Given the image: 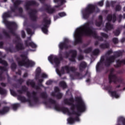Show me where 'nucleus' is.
Returning <instances> with one entry per match:
<instances>
[{
	"mask_svg": "<svg viewBox=\"0 0 125 125\" xmlns=\"http://www.w3.org/2000/svg\"><path fill=\"white\" fill-rule=\"evenodd\" d=\"M64 102L66 105H72V109L69 110L67 108L60 107L59 105H56L54 107L55 110L62 111L63 114L70 116L69 118L67 119V123L70 125L74 124L75 122H80L79 117L81 116V113L84 112V110L86 109L85 104H84L83 99L81 97L77 98L76 102L77 104L75 105L73 104L74 103L73 98H71L70 99H65Z\"/></svg>",
	"mask_w": 125,
	"mask_h": 125,
	"instance_id": "obj_1",
	"label": "nucleus"
},
{
	"mask_svg": "<svg viewBox=\"0 0 125 125\" xmlns=\"http://www.w3.org/2000/svg\"><path fill=\"white\" fill-rule=\"evenodd\" d=\"M83 35L92 36L94 38H98L94 29H91L89 27V23H86L76 29L74 37L76 43L82 42V36Z\"/></svg>",
	"mask_w": 125,
	"mask_h": 125,
	"instance_id": "obj_2",
	"label": "nucleus"
},
{
	"mask_svg": "<svg viewBox=\"0 0 125 125\" xmlns=\"http://www.w3.org/2000/svg\"><path fill=\"white\" fill-rule=\"evenodd\" d=\"M99 10L94 5L89 4L85 9L82 10V17L83 19H87L89 14L93 12H98Z\"/></svg>",
	"mask_w": 125,
	"mask_h": 125,
	"instance_id": "obj_3",
	"label": "nucleus"
},
{
	"mask_svg": "<svg viewBox=\"0 0 125 125\" xmlns=\"http://www.w3.org/2000/svg\"><path fill=\"white\" fill-rule=\"evenodd\" d=\"M22 61L19 62L18 63L20 66H25V67H33L35 65V62L29 60L26 55H21Z\"/></svg>",
	"mask_w": 125,
	"mask_h": 125,
	"instance_id": "obj_4",
	"label": "nucleus"
},
{
	"mask_svg": "<svg viewBox=\"0 0 125 125\" xmlns=\"http://www.w3.org/2000/svg\"><path fill=\"white\" fill-rule=\"evenodd\" d=\"M115 59H116L115 56H111L109 58L107 59L105 61H104V59L102 58L101 60V62H98L97 64V71H99V68L100 67V66L102 65V64H104L105 66H109V65H110L111 63H113V62L115 61Z\"/></svg>",
	"mask_w": 125,
	"mask_h": 125,
	"instance_id": "obj_5",
	"label": "nucleus"
},
{
	"mask_svg": "<svg viewBox=\"0 0 125 125\" xmlns=\"http://www.w3.org/2000/svg\"><path fill=\"white\" fill-rule=\"evenodd\" d=\"M76 70L75 67H69V66H65L62 68L61 71L58 69H56V72L59 76H61V75H64V74H70L72 72H74Z\"/></svg>",
	"mask_w": 125,
	"mask_h": 125,
	"instance_id": "obj_6",
	"label": "nucleus"
},
{
	"mask_svg": "<svg viewBox=\"0 0 125 125\" xmlns=\"http://www.w3.org/2000/svg\"><path fill=\"white\" fill-rule=\"evenodd\" d=\"M7 17H10V12L4 13L2 15L3 22L6 26H10L15 29L17 27V24L14 22H10L6 20Z\"/></svg>",
	"mask_w": 125,
	"mask_h": 125,
	"instance_id": "obj_7",
	"label": "nucleus"
},
{
	"mask_svg": "<svg viewBox=\"0 0 125 125\" xmlns=\"http://www.w3.org/2000/svg\"><path fill=\"white\" fill-rule=\"evenodd\" d=\"M27 96L28 97L27 100H26L25 97L21 96H18V100L21 101V102H28V104H29L30 106H33L34 105V103L35 102V100H32L33 98V96L31 95V93H30V92H27Z\"/></svg>",
	"mask_w": 125,
	"mask_h": 125,
	"instance_id": "obj_8",
	"label": "nucleus"
},
{
	"mask_svg": "<svg viewBox=\"0 0 125 125\" xmlns=\"http://www.w3.org/2000/svg\"><path fill=\"white\" fill-rule=\"evenodd\" d=\"M41 68L38 67L36 70L35 79H39V83H42L43 79H46L47 75L45 73H42L41 75Z\"/></svg>",
	"mask_w": 125,
	"mask_h": 125,
	"instance_id": "obj_9",
	"label": "nucleus"
},
{
	"mask_svg": "<svg viewBox=\"0 0 125 125\" xmlns=\"http://www.w3.org/2000/svg\"><path fill=\"white\" fill-rule=\"evenodd\" d=\"M48 60L51 63V64L54 65L55 68L58 67L59 64H60V61H59V59H58L57 57L55 55H51L48 57Z\"/></svg>",
	"mask_w": 125,
	"mask_h": 125,
	"instance_id": "obj_10",
	"label": "nucleus"
},
{
	"mask_svg": "<svg viewBox=\"0 0 125 125\" xmlns=\"http://www.w3.org/2000/svg\"><path fill=\"white\" fill-rule=\"evenodd\" d=\"M49 24H50V20L45 19L41 26L42 31L43 33H44V34H45L46 35H47V34L48 33L47 28H48V25Z\"/></svg>",
	"mask_w": 125,
	"mask_h": 125,
	"instance_id": "obj_11",
	"label": "nucleus"
},
{
	"mask_svg": "<svg viewBox=\"0 0 125 125\" xmlns=\"http://www.w3.org/2000/svg\"><path fill=\"white\" fill-rule=\"evenodd\" d=\"M113 71H114V69H112L111 70L110 74L109 76V83H111V82H114V83H116L117 81L118 83H122V82H123V79L117 78L116 75L113 73Z\"/></svg>",
	"mask_w": 125,
	"mask_h": 125,
	"instance_id": "obj_12",
	"label": "nucleus"
},
{
	"mask_svg": "<svg viewBox=\"0 0 125 125\" xmlns=\"http://www.w3.org/2000/svg\"><path fill=\"white\" fill-rule=\"evenodd\" d=\"M105 89H107L110 95H111V96L114 98H120L121 97V95H120V94H119L118 92L111 91V89H112V87L111 86L105 88Z\"/></svg>",
	"mask_w": 125,
	"mask_h": 125,
	"instance_id": "obj_13",
	"label": "nucleus"
},
{
	"mask_svg": "<svg viewBox=\"0 0 125 125\" xmlns=\"http://www.w3.org/2000/svg\"><path fill=\"white\" fill-rule=\"evenodd\" d=\"M68 42H69V40H68V39L65 38L64 39L63 42H61L59 44L60 50H61L63 48H68V46H67Z\"/></svg>",
	"mask_w": 125,
	"mask_h": 125,
	"instance_id": "obj_14",
	"label": "nucleus"
},
{
	"mask_svg": "<svg viewBox=\"0 0 125 125\" xmlns=\"http://www.w3.org/2000/svg\"><path fill=\"white\" fill-rule=\"evenodd\" d=\"M25 44L27 46H31V47H33V48H36V47H37V45L31 41L30 37L28 38V41L25 42Z\"/></svg>",
	"mask_w": 125,
	"mask_h": 125,
	"instance_id": "obj_15",
	"label": "nucleus"
},
{
	"mask_svg": "<svg viewBox=\"0 0 125 125\" xmlns=\"http://www.w3.org/2000/svg\"><path fill=\"white\" fill-rule=\"evenodd\" d=\"M36 13H37L36 10H30V12L29 15H30V17L33 21H35L37 20V16L36 15Z\"/></svg>",
	"mask_w": 125,
	"mask_h": 125,
	"instance_id": "obj_16",
	"label": "nucleus"
},
{
	"mask_svg": "<svg viewBox=\"0 0 125 125\" xmlns=\"http://www.w3.org/2000/svg\"><path fill=\"white\" fill-rule=\"evenodd\" d=\"M32 4H36V1L34 0L27 1L24 6L25 9L28 10L30 8V5H32Z\"/></svg>",
	"mask_w": 125,
	"mask_h": 125,
	"instance_id": "obj_17",
	"label": "nucleus"
},
{
	"mask_svg": "<svg viewBox=\"0 0 125 125\" xmlns=\"http://www.w3.org/2000/svg\"><path fill=\"white\" fill-rule=\"evenodd\" d=\"M70 55H72V56L71 58H69V60L74 62V61H75L76 56L77 55V52L75 50L72 51L70 53Z\"/></svg>",
	"mask_w": 125,
	"mask_h": 125,
	"instance_id": "obj_18",
	"label": "nucleus"
},
{
	"mask_svg": "<svg viewBox=\"0 0 125 125\" xmlns=\"http://www.w3.org/2000/svg\"><path fill=\"white\" fill-rule=\"evenodd\" d=\"M13 3H14V9L15 10L17 8V6L19 5L21 3V1L20 0H11Z\"/></svg>",
	"mask_w": 125,
	"mask_h": 125,
	"instance_id": "obj_19",
	"label": "nucleus"
},
{
	"mask_svg": "<svg viewBox=\"0 0 125 125\" xmlns=\"http://www.w3.org/2000/svg\"><path fill=\"white\" fill-rule=\"evenodd\" d=\"M16 48L18 49V50H21L22 49H24V47L21 42H19L16 45Z\"/></svg>",
	"mask_w": 125,
	"mask_h": 125,
	"instance_id": "obj_20",
	"label": "nucleus"
},
{
	"mask_svg": "<svg viewBox=\"0 0 125 125\" xmlns=\"http://www.w3.org/2000/svg\"><path fill=\"white\" fill-rule=\"evenodd\" d=\"M107 21H111L112 20L113 22H115L116 21V16L115 15L113 16L109 15L107 17Z\"/></svg>",
	"mask_w": 125,
	"mask_h": 125,
	"instance_id": "obj_21",
	"label": "nucleus"
},
{
	"mask_svg": "<svg viewBox=\"0 0 125 125\" xmlns=\"http://www.w3.org/2000/svg\"><path fill=\"white\" fill-rule=\"evenodd\" d=\"M9 111V107H4L2 110L0 111V114H5Z\"/></svg>",
	"mask_w": 125,
	"mask_h": 125,
	"instance_id": "obj_22",
	"label": "nucleus"
},
{
	"mask_svg": "<svg viewBox=\"0 0 125 125\" xmlns=\"http://www.w3.org/2000/svg\"><path fill=\"white\" fill-rule=\"evenodd\" d=\"M47 11L48 13L51 14L53 13V12L55 11V10L53 8H51L50 6H48L47 8Z\"/></svg>",
	"mask_w": 125,
	"mask_h": 125,
	"instance_id": "obj_23",
	"label": "nucleus"
},
{
	"mask_svg": "<svg viewBox=\"0 0 125 125\" xmlns=\"http://www.w3.org/2000/svg\"><path fill=\"white\" fill-rule=\"evenodd\" d=\"M85 67H86V63L85 62H82L80 65L79 69L81 70H83Z\"/></svg>",
	"mask_w": 125,
	"mask_h": 125,
	"instance_id": "obj_24",
	"label": "nucleus"
},
{
	"mask_svg": "<svg viewBox=\"0 0 125 125\" xmlns=\"http://www.w3.org/2000/svg\"><path fill=\"white\" fill-rule=\"evenodd\" d=\"M59 16L60 17H54L55 20L58 19V18H60V17H64V16H66V14L65 13V12H61V13H59Z\"/></svg>",
	"mask_w": 125,
	"mask_h": 125,
	"instance_id": "obj_25",
	"label": "nucleus"
},
{
	"mask_svg": "<svg viewBox=\"0 0 125 125\" xmlns=\"http://www.w3.org/2000/svg\"><path fill=\"white\" fill-rule=\"evenodd\" d=\"M27 85H31L33 87L35 86V83L32 80H28L26 82Z\"/></svg>",
	"mask_w": 125,
	"mask_h": 125,
	"instance_id": "obj_26",
	"label": "nucleus"
},
{
	"mask_svg": "<svg viewBox=\"0 0 125 125\" xmlns=\"http://www.w3.org/2000/svg\"><path fill=\"white\" fill-rule=\"evenodd\" d=\"M122 63H124V64H125V60H123L122 61L118 60L116 61V64H117V67H119Z\"/></svg>",
	"mask_w": 125,
	"mask_h": 125,
	"instance_id": "obj_27",
	"label": "nucleus"
},
{
	"mask_svg": "<svg viewBox=\"0 0 125 125\" xmlns=\"http://www.w3.org/2000/svg\"><path fill=\"white\" fill-rule=\"evenodd\" d=\"M7 92V91H6V90H4L0 87V94H1V95H3L4 94H6Z\"/></svg>",
	"mask_w": 125,
	"mask_h": 125,
	"instance_id": "obj_28",
	"label": "nucleus"
},
{
	"mask_svg": "<svg viewBox=\"0 0 125 125\" xmlns=\"http://www.w3.org/2000/svg\"><path fill=\"white\" fill-rule=\"evenodd\" d=\"M60 86H62L63 88H66L67 87V85L66 84V83L64 82H60Z\"/></svg>",
	"mask_w": 125,
	"mask_h": 125,
	"instance_id": "obj_29",
	"label": "nucleus"
},
{
	"mask_svg": "<svg viewBox=\"0 0 125 125\" xmlns=\"http://www.w3.org/2000/svg\"><path fill=\"white\" fill-rule=\"evenodd\" d=\"M106 30H111V29H113V25H111L110 23H106Z\"/></svg>",
	"mask_w": 125,
	"mask_h": 125,
	"instance_id": "obj_30",
	"label": "nucleus"
},
{
	"mask_svg": "<svg viewBox=\"0 0 125 125\" xmlns=\"http://www.w3.org/2000/svg\"><path fill=\"white\" fill-rule=\"evenodd\" d=\"M20 106V104H12L13 109L14 111H16V109H17V107Z\"/></svg>",
	"mask_w": 125,
	"mask_h": 125,
	"instance_id": "obj_31",
	"label": "nucleus"
},
{
	"mask_svg": "<svg viewBox=\"0 0 125 125\" xmlns=\"http://www.w3.org/2000/svg\"><path fill=\"white\" fill-rule=\"evenodd\" d=\"M54 2H58L59 3H64L66 2L65 0H54Z\"/></svg>",
	"mask_w": 125,
	"mask_h": 125,
	"instance_id": "obj_32",
	"label": "nucleus"
},
{
	"mask_svg": "<svg viewBox=\"0 0 125 125\" xmlns=\"http://www.w3.org/2000/svg\"><path fill=\"white\" fill-rule=\"evenodd\" d=\"M101 47L102 48H107L109 47V44L106 43V44H102L101 45Z\"/></svg>",
	"mask_w": 125,
	"mask_h": 125,
	"instance_id": "obj_33",
	"label": "nucleus"
},
{
	"mask_svg": "<svg viewBox=\"0 0 125 125\" xmlns=\"http://www.w3.org/2000/svg\"><path fill=\"white\" fill-rule=\"evenodd\" d=\"M99 18V20H100V22H99L98 23H97V22H96V26H100V25H101V22L102 21V16H100Z\"/></svg>",
	"mask_w": 125,
	"mask_h": 125,
	"instance_id": "obj_34",
	"label": "nucleus"
},
{
	"mask_svg": "<svg viewBox=\"0 0 125 125\" xmlns=\"http://www.w3.org/2000/svg\"><path fill=\"white\" fill-rule=\"evenodd\" d=\"M98 53H99V50L98 49L94 50L93 52V55H97Z\"/></svg>",
	"mask_w": 125,
	"mask_h": 125,
	"instance_id": "obj_35",
	"label": "nucleus"
},
{
	"mask_svg": "<svg viewBox=\"0 0 125 125\" xmlns=\"http://www.w3.org/2000/svg\"><path fill=\"white\" fill-rule=\"evenodd\" d=\"M103 2H104V0H102L98 2V5L99 6H103Z\"/></svg>",
	"mask_w": 125,
	"mask_h": 125,
	"instance_id": "obj_36",
	"label": "nucleus"
},
{
	"mask_svg": "<svg viewBox=\"0 0 125 125\" xmlns=\"http://www.w3.org/2000/svg\"><path fill=\"white\" fill-rule=\"evenodd\" d=\"M0 63L4 64V65H7V63L6 62H5V61L1 60V59H0Z\"/></svg>",
	"mask_w": 125,
	"mask_h": 125,
	"instance_id": "obj_37",
	"label": "nucleus"
},
{
	"mask_svg": "<svg viewBox=\"0 0 125 125\" xmlns=\"http://www.w3.org/2000/svg\"><path fill=\"white\" fill-rule=\"evenodd\" d=\"M101 36L103 38H104V39H107V38H108V35L104 33H101Z\"/></svg>",
	"mask_w": 125,
	"mask_h": 125,
	"instance_id": "obj_38",
	"label": "nucleus"
},
{
	"mask_svg": "<svg viewBox=\"0 0 125 125\" xmlns=\"http://www.w3.org/2000/svg\"><path fill=\"white\" fill-rule=\"evenodd\" d=\"M121 9H122V7H121V6H120V5L116 6V11H120V10H121Z\"/></svg>",
	"mask_w": 125,
	"mask_h": 125,
	"instance_id": "obj_39",
	"label": "nucleus"
},
{
	"mask_svg": "<svg viewBox=\"0 0 125 125\" xmlns=\"http://www.w3.org/2000/svg\"><path fill=\"white\" fill-rule=\"evenodd\" d=\"M120 33H121V32L120 31V30H116L114 32V34L115 35V36H119V35H120Z\"/></svg>",
	"mask_w": 125,
	"mask_h": 125,
	"instance_id": "obj_40",
	"label": "nucleus"
},
{
	"mask_svg": "<svg viewBox=\"0 0 125 125\" xmlns=\"http://www.w3.org/2000/svg\"><path fill=\"white\" fill-rule=\"evenodd\" d=\"M49 104H52L53 105H55V101L50 100L49 102Z\"/></svg>",
	"mask_w": 125,
	"mask_h": 125,
	"instance_id": "obj_41",
	"label": "nucleus"
},
{
	"mask_svg": "<svg viewBox=\"0 0 125 125\" xmlns=\"http://www.w3.org/2000/svg\"><path fill=\"white\" fill-rule=\"evenodd\" d=\"M27 34H28L29 35H33V33H32V31L31 30V29L27 28L26 29Z\"/></svg>",
	"mask_w": 125,
	"mask_h": 125,
	"instance_id": "obj_42",
	"label": "nucleus"
},
{
	"mask_svg": "<svg viewBox=\"0 0 125 125\" xmlns=\"http://www.w3.org/2000/svg\"><path fill=\"white\" fill-rule=\"evenodd\" d=\"M113 42L114 43H118V42H119V40H118V39L117 38H114L113 39Z\"/></svg>",
	"mask_w": 125,
	"mask_h": 125,
	"instance_id": "obj_43",
	"label": "nucleus"
},
{
	"mask_svg": "<svg viewBox=\"0 0 125 125\" xmlns=\"http://www.w3.org/2000/svg\"><path fill=\"white\" fill-rule=\"evenodd\" d=\"M62 93H58V95H57V97L58 98H59V99L61 98V97H62Z\"/></svg>",
	"mask_w": 125,
	"mask_h": 125,
	"instance_id": "obj_44",
	"label": "nucleus"
},
{
	"mask_svg": "<svg viewBox=\"0 0 125 125\" xmlns=\"http://www.w3.org/2000/svg\"><path fill=\"white\" fill-rule=\"evenodd\" d=\"M46 83L47 84V85H49V84H51V83H52V81L49 80L46 82Z\"/></svg>",
	"mask_w": 125,
	"mask_h": 125,
	"instance_id": "obj_45",
	"label": "nucleus"
},
{
	"mask_svg": "<svg viewBox=\"0 0 125 125\" xmlns=\"http://www.w3.org/2000/svg\"><path fill=\"white\" fill-rule=\"evenodd\" d=\"M10 92H11V94L12 95H13V96H15L16 94H15V92H14V91H13L12 90H10Z\"/></svg>",
	"mask_w": 125,
	"mask_h": 125,
	"instance_id": "obj_46",
	"label": "nucleus"
},
{
	"mask_svg": "<svg viewBox=\"0 0 125 125\" xmlns=\"http://www.w3.org/2000/svg\"><path fill=\"white\" fill-rule=\"evenodd\" d=\"M55 94H56V93H57V92L59 91V88H58V87H56L55 88Z\"/></svg>",
	"mask_w": 125,
	"mask_h": 125,
	"instance_id": "obj_47",
	"label": "nucleus"
},
{
	"mask_svg": "<svg viewBox=\"0 0 125 125\" xmlns=\"http://www.w3.org/2000/svg\"><path fill=\"white\" fill-rule=\"evenodd\" d=\"M111 53H112V50H109L107 52V53L106 54V56H108V55H109V54H111Z\"/></svg>",
	"mask_w": 125,
	"mask_h": 125,
	"instance_id": "obj_48",
	"label": "nucleus"
},
{
	"mask_svg": "<svg viewBox=\"0 0 125 125\" xmlns=\"http://www.w3.org/2000/svg\"><path fill=\"white\" fill-rule=\"evenodd\" d=\"M82 59H83V56L80 55L78 57V60H82Z\"/></svg>",
	"mask_w": 125,
	"mask_h": 125,
	"instance_id": "obj_49",
	"label": "nucleus"
},
{
	"mask_svg": "<svg viewBox=\"0 0 125 125\" xmlns=\"http://www.w3.org/2000/svg\"><path fill=\"white\" fill-rule=\"evenodd\" d=\"M119 19H122V18H124L125 19V14H124L123 17H122V15H119Z\"/></svg>",
	"mask_w": 125,
	"mask_h": 125,
	"instance_id": "obj_50",
	"label": "nucleus"
},
{
	"mask_svg": "<svg viewBox=\"0 0 125 125\" xmlns=\"http://www.w3.org/2000/svg\"><path fill=\"white\" fill-rule=\"evenodd\" d=\"M21 36L22 38H25V32L24 31H21Z\"/></svg>",
	"mask_w": 125,
	"mask_h": 125,
	"instance_id": "obj_51",
	"label": "nucleus"
},
{
	"mask_svg": "<svg viewBox=\"0 0 125 125\" xmlns=\"http://www.w3.org/2000/svg\"><path fill=\"white\" fill-rule=\"evenodd\" d=\"M91 50V48H88V49H87V50L85 51V52L86 53H88L90 52Z\"/></svg>",
	"mask_w": 125,
	"mask_h": 125,
	"instance_id": "obj_52",
	"label": "nucleus"
},
{
	"mask_svg": "<svg viewBox=\"0 0 125 125\" xmlns=\"http://www.w3.org/2000/svg\"><path fill=\"white\" fill-rule=\"evenodd\" d=\"M42 96L43 98H46V96H47V95H46V93H44L42 94Z\"/></svg>",
	"mask_w": 125,
	"mask_h": 125,
	"instance_id": "obj_53",
	"label": "nucleus"
},
{
	"mask_svg": "<svg viewBox=\"0 0 125 125\" xmlns=\"http://www.w3.org/2000/svg\"><path fill=\"white\" fill-rule=\"evenodd\" d=\"M11 67L12 68H16V65L15 64V63H13L11 65Z\"/></svg>",
	"mask_w": 125,
	"mask_h": 125,
	"instance_id": "obj_54",
	"label": "nucleus"
},
{
	"mask_svg": "<svg viewBox=\"0 0 125 125\" xmlns=\"http://www.w3.org/2000/svg\"><path fill=\"white\" fill-rule=\"evenodd\" d=\"M106 6H107V7H108V6H110V4H109V1H106Z\"/></svg>",
	"mask_w": 125,
	"mask_h": 125,
	"instance_id": "obj_55",
	"label": "nucleus"
},
{
	"mask_svg": "<svg viewBox=\"0 0 125 125\" xmlns=\"http://www.w3.org/2000/svg\"><path fill=\"white\" fill-rule=\"evenodd\" d=\"M116 54H117L118 56H120V55H121V51L117 52L116 53Z\"/></svg>",
	"mask_w": 125,
	"mask_h": 125,
	"instance_id": "obj_56",
	"label": "nucleus"
},
{
	"mask_svg": "<svg viewBox=\"0 0 125 125\" xmlns=\"http://www.w3.org/2000/svg\"><path fill=\"white\" fill-rule=\"evenodd\" d=\"M0 70H1V71H4V67H0Z\"/></svg>",
	"mask_w": 125,
	"mask_h": 125,
	"instance_id": "obj_57",
	"label": "nucleus"
},
{
	"mask_svg": "<svg viewBox=\"0 0 125 125\" xmlns=\"http://www.w3.org/2000/svg\"><path fill=\"white\" fill-rule=\"evenodd\" d=\"M27 76H28V74H27V73H25V74H24V75H23V77H24V78H26V77H27Z\"/></svg>",
	"mask_w": 125,
	"mask_h": 125,
	"instance_id": "obj_58",
	"label": "nucleus"
},
{
	"mask_svg": "<svg viewBox=\"0 0 125 125\" xmlns=\"http://www.w3.org/2000/svg\"><path fill=\"white\" fill-rule=\"evenodd\" d=\"M86 83H89V82H90V79H87V80H86Z\"/></svg>",
	"mask_w": 125,
	"mask_h": 125,
	"instance_id": "obj_59",
	"label": "nucleus"
},
{
	"mask_svg": "<svg viewBox=\"0 0 125 125\" xmlns=\"http://www.w3.org/2000/svg\"><path fill=\"white\" fill-rule=\"evenodd\" d=\"M1 85H2V86H5V84L4 83H1Z\"/></svg>",
	"mask_w": 125,
	"mask_h": 125,
	"instance_id": "obj_60",
	"label": "nucleus"
},
{
	"mask_svg": "<svg viewBox=\"0 0 125 125\" xmlns=\"http://www.w3.org/2000/svg\"><path fill=\"white\" fill-rule=\"evenodd\" d=\"M19 10H20V12H22V8H20Z\"/></svg>",
	"mask_w": 125,
	"mask_h": 125,
	"instance_id": "obj_61",
	"label": "nucleus"
},
{
	"mask_svg": "<svg viewBox=\"0 0 125 125\" xmlns=\"http://www.w3.org/2000/svg\"><path fill=\"white\" fill-rule=\"evenodd\" d=\"M115 3H116V1H112V4H115Z\"/></svg>",
	"mask_w": 125,
	"mask_h": 125,
	"instance_id": "obj_62",
	"label": "nucleus"
},
{
	"mask_svg": "<svg viewBox=\"0 0 125 125\" xmlns=\"http://www.w3.org/2000/svg\"><path fill=\"white\" fill-rule=\"evenodd\" d=\"M11 9L12 11H14V10L12 7H11Z\"/></svg>",
	"mask_w": 125,
	"mask_h": 125,
	"instance_id": "obj_63",
	"label": "nucleus"
},
{
	"mask_svg": "<svg viewBox=\"0 0 125 125\" xmlns=\"http://www.w3.org/2000/svg\"><path fill=\"white\" fill-rule=\"evenodd\" d=\"M124 11H125V7L123 8Z\"/></svg>",
	"mask_w": 125,
	"mask_h": 125,
	"instance_id": "obj_64",
	"label": "nucleus"
}]
</instances>
